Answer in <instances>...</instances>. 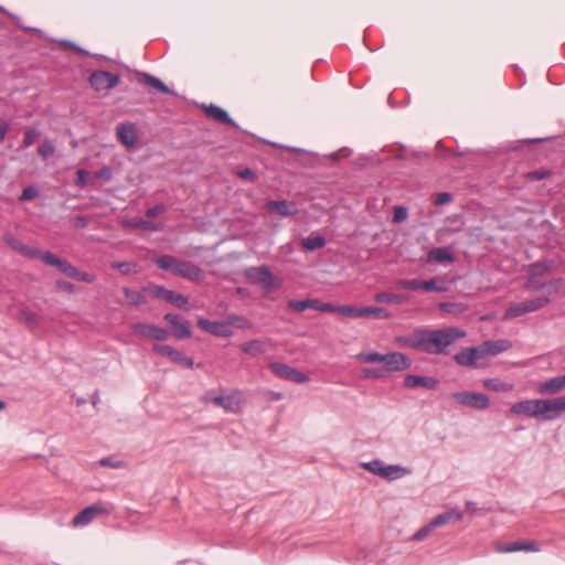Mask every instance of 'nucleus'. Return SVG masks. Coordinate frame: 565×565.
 Segmentation results:
<instances>
[{
	"mask_svg": "<svg viewBox=\"0 0 565 565\" xmlns=\"http://www.w3.org/2000/svg\"><path fill=\"white\" fill-rule=\"evenodd\" d=\"M202 109L205 114V116L210 119H213L220 124L232 126L236 129H238V125L232 119V117L228 115L226 110L223 108L210 104V105H202Z\"/></svg>",
	"mask_w": 565,
	"mask_h": 565,
	"instance_id": "nucleus-18",
	"label": "nucleus"
},
{
	"mask_svg": "<svg viewBox=\"0 0 565 565\" xmlns=\"http://www.w3.org/2000/svg\"><path fill=\"white\" fill-rule=\"evenodd\" d=\"M374 300H375V302H379V303L402 305L407 301V297L404 295H401V294L382 291V292L375 294Z\"/></svg>",
	"mask_w": 565,
	"mask_h": 565,
	"instance_id": "nucleus-29",
	"label": "nucleus"
},
{
	"mask_svg": "<svg viewBox=\"0 0 565 565\" xmlns=\"http://www.w3.org/2000/svg\"><path fill=\"white\" fill-rule=\"evenodd\" d=\"M423 290L431 292H444L446 291V287L443 282H440L437 278H431L429 280H424Z\"/></svg>",
	"mask_w": 565,
	"mask_h": 565,
	"instance_id": "nucleus-44",
	"label": "nucleus"
},
{
	"mask_svg": "<svg viewBox=\"0 0 565 565\" xmlns=\"http://www.w3.org/2000/svg\"><path fill=\"white\" fill-rule=\"evenodd\" d=\"M434 531V527H431V524L430 522L427 523L426 525H424L423 527H420L414 535H413V540L414 541H423L425 540L429 533Z\"/></svg>",
	"mask_w": 565,
	"mask_h": 565,
	"instance_id": "nucleus-57",
	"label": "nucleus"
},
{
	"mask_svg": "<svg viewBox=\"0 0 565 565\" xmlns=\"http://www.w3.org/2000/svg\"><path fill=\"white\" fill-rule=\"evenodd\" d=\"M166 211H167V205L163 204V203H159V204H156L154 206L149 207L146 211V215L148 217H156V216H158L159 214H161V213H163Z\"/></svg>",
	"mask_w": 565,
	"mask_h": 565,
	"instance_id": "nucleus-59",
	"label": "nucleus"
},
{
	"mask_svg": "<svg viewBox=\"0 0 565 565\" xmlns=\"http://www.w3.org/2000/svg\"><path fill=\"white\" fill-rule=\"evenodd\" d=\"M324 245L326 239L320 235L309 236L302 239V246L307 250H316L322 248Z\"/></svg>",
	"mask_w": 565,
	"mask_h": 565,
	"instance_id": "nucleus-38",
	"label": "nucleus"
},
{
	"mask_svg": "<svg viewBox=\"0 0 565 565\" xmlns=\"http://www.w3.org/2000/svg\"><path fill=\"white\" fill-rule=\"evenodd\" d=\"M44 263L50 266L57 267L64 275L70 278L75 279L78 275V269L74 267L71 263L65 259L57 257L55 254L51 252H45L44 254Z\"/></svg>",
	"mask_w": 565,
	"mask_h": 565,
	"instance_id": "nucleus-19",
	"label": "nucleus"
},
{
	"mask_svg": "<svg viewBox=\"0 0 565 565\" xmlns=\"http://www.w3.org/2000/svg\"><path fill=\"white\" fill-rule=\"evenodd\" d=\"M110 266L111 268L119 270L121 274L128 275L137 267V264L128 262H114Z\"/></svg>",
	"mask_w": 565,
	"mask_h": 565,
	"instance_id": "nucleus-47",
	"label": "nucleus"
},
{
	"mask_svg": "<svg viewBox=\"0 0 565 565\" xmlns=\"http://www.w3.org/2000/svg\"><path fill=\"white\" fill-rule=\"evenodd\" d=\"M129 226L141 228L145 231H151L157 232L161 231L163 228V225L161 223L143 220V218H134L128 223Z\"/></svg>",
	"mask_w": 565,
	"mask_h": 565,
	"instance_id": "nucleus-33",
	"label": "nucleus"
},
{
	"mask_svg": "<svg viewBox=\"0 0 565 565\" xmlns=\"http://www.w3.org/2000/svg\"><path fill=\"white\" fill-rule=\"evenodd\" d=\"M450 398L459 405L478 411L487 409L490 405L489 396L479 392L460 391L452 393Z\"/></svg>",
	"mask_w": 565,
	"mask_h": 565,
	"instance_id": "nucleus-5",
	"label": "nucleus"
},
{
	"mask_svg": "<svg viewBox=\"0 0 565 565\" xmlns=\"http://www.w3.org/2000/svg\"><path fill=\"white\" fill-rule=\"evenodd\" d=\"M384 462L380 459H374L372 461H369V462H364L362 463V468L383 478V473H384Z\"/></svg>",
	"mask_w": 565,
	"mask_h": 565,
	"instance_id": "nucleus-41",
	"label": "nucleus"
},
{
	"mask_svg": "<svg viewBox=\"0 0 565 565\" xmlns=\"http://www.w3.org/2000/svg\"><path fill=\"white\" fill-rule=\"evenodd\" d=\"M356 360L364 363H383L384 354L375 351H364L356 355Z\"/></svg>",
	"mask_w": 565,
	"mask_h": 565,
	"instance_id": "nucleus-37",
	"label": "nucleus"
},
{
	"mask_svg": "<svg viewBox=\"0 0 565 565\" xmlns=\"http://www.w3.org/2000/svg\"><path fill=\"white\" fill-rule=\"evenodd\" d=\"M17 318L19 321L23 322L30 329L36 328L41 320L40 316L36 312L31 311L28 308H21L18 312Z\"/></svg>",
	"mask_w": 565,
	"mask_h": 565,
	"instance_id": "nucleus-28",
	"label": "nucleus"
},
{
	"mask_svg": "<svg viewBox=\"0 0 565 565\" xmlns=\"http://www.w3.org/2000/svg\"><path fill=\"white\" fill-rule=\"evenodd\" d=\"M3 241L4 243L11 247L13 250L18 252L19 254L22 253L23 248H24V244L21 243L18 238H15L12 234L10 233H6L3 235Z\"/></svg>",
	"mask_w": 565,
	"mask_h": 565,
	"instance_id": "nucleus-46",
	"label": "nucleus"
},
{
	"mask_svg": "<svg viewBox=\"0 0 565 565\" xmlns=\"http://www.w3.org/2000/svg\"><path fill=\"white\" fill-rule=\"evenodd\" d=\"M408 216V211L405 206H396L394 209L393 221L395 223L404 222Z\"/></svg>",
	"mask_w": 565,
	"mask_h": 565,
	"instance_id": "nucleus-58",
	"label": "nucleus"
},
{
	"mask_svg": "<svg viewBox=\"0 0 565 565\" xmlns=\"http://www.w3.org/2000/svg\"><path fill=\"white\" fill-rule=\"evenodd\" d=\"M339 315L343 317L349 318H361L362 317V308L350 306V305H343L339 306Z\"/></svg>",
	"mask_w": 565,
	"mask_h": 565,
	"instance_id": "nucleus-45",
	"label": "nucleus"
},
{
	"mask_svg": "<svg viewBox=\"0 0 565 565\" xmlns=\"http://www.w3.org/2000/svg\"><path fill=\"white\" fill-rule=\"evenodd\" d=\"M466 331L456 327L444 329L416 328L411 334L398 339L403 347L439 355L447 353L448 347L466 337Z\"/></svg>",
	"mask_w": 565,
	"mask_h": 565,
	"instance_id": "nucleus-1",
	"label": "nucleus"
},
{
	"mask_svg": "<svg viewBox=\"0 0 565 565\" xmlns=\"http://www.w3.org/2000/svg\"><path fill=\"white\" fill-rule=\"evenodd\" d=\"M163 320L171 326L172 335L177 340H186L192 337L191 326L188 320L175 313H166Z\"/></svg>",
	"mask_w": 565,
	"mask_h": 565,
	"instance_id": "nucleus-11",
	"label": "nucleus"
},
{
	"mask_svg": "<svg viewBox=\"0 0 565 565\" xmlns=\"http://www.w3.org/2000/svg\"><path fill=\"white\" fill-rule=\"evenodd\" d=\"M56 287L60 290L66 291L68 294H73L75 291V286L66 280H56Z\"/></svg>",
	"mask_w": 565,
	"mask_h": 565,
	"instance_id": "nucleus-63",
	"label": "nucleus"
},
{
	"mask_svg": "<svg viewBox=\"0 0 565 565\" xmlns=\"http://www.w3.org/2000/svg\"><path fill=\"white\" fill-rule=\"evenodd\" d=\"M166 302L174 305L179 309H184L189 302L188 298L182 294L175 292L173 290L168 291Z\"/></svg>",
	"mask_w": 565,
	"mask_h": 565,
	"instance_id": "nucleus-39",
	"label": "nucleus"
},
{
	"mask_svg": "<svg viewBox=\"0 0 565 565\" xmlns=\"http://www.w3.org/2000/svg\"><path fill=\"white\" fill-rule=\"evenodd\" d=\"M318 301H319L318 299H312V298H308V299H303V300H289L288 308L294 311H297V312H302L307 309L317 310Z\"/></svg>",
	"mask_w": 565,
	"mask_h": 565,
	"instance_id": "nucleus-31",
	"label": "nucleus"
},
{
	"mask_svg": "<svg viewBox=\"0 0 565 565\" xmlns=\"http://www.w3.org/2000/svg\"><path fill=\"white\" fill-rule=\"evenodd\" d=\"M119 82V75L107 71H94L88 77L89 85L96 92L109 90L116 87Z\"/></svg>",
	"mask_w": 565,
	"mask_h": 565,
	"instance_id": "nucleus-7",
	"label": "nucleus"
},
{
	"mask_svg": "<svg viewBox=\"0 0 565 565\" xmlns=\"http://www.w3.org/2000/svg\"><path fill=\"white\" fill-rule=\"evenodd\" d=\"M241 350L253 356V358H256L263 353H265L266 351V345L263 341L260 340H250V341H247V342H244L242 345H241Z\"/></svg>",
	"mask_w": 565,
	"mask_h": 565,
	"instance_id": "nucleus-30",
	"label": "nucleus"
},
{
	"mask_svg": "<svg viewBox=\"0 0 565 565\" xmlns=\"http://www.w3.org/2000/svg\"><path fill=\"white\" fill-rule=\"evenodd\" d=\"M551 403V399H525L514 403L510 411L516 415H524L548 422L557 418L556 414H552Z\"/></svg>",
	"mask_w": 565,
	"mask_h": 565,
	"instance_id": "nucleus-3",
	"label": "nucleus"
},
{
	"mask_svg": "<svg viewBox=\"0 0 565 565\" xmlns=\"http://www.w3.org/2000/svg\"><path fill=\"white\" fill-rule=\"evenodd\" d=\"M143 291L150 294L153 298L166 301L169 289L161 285H149L143 287Z\"/></svg>",
	"mask_w": 565,
	"mask_h": 565,
	"instance_id": "nucleus-42",
	"label": "nucleus"
},
{
	"mask_svg": "<svg viewBox=\"0 0 565 565\" xmlns=\"http://www.w3.org/2000/svg\"><path fill=\"white\" fill-rule=\"evenodd\" d=\"M451 199H452V196L449 192H440V193H437V195H436L435 204L444 205V204L450 202Z\"/></svg>",
	"mask_w": 565,
	"mask_h": 565,
	"instance_id": "nucleus-62",
	"label": "nucleus"
},
{
	"mask_svg": "<svg viewBox=\"0 0 565 565\" xmlns=\"http://www.w3.org/2000/svg\"><path fill=\"white\" fill-rule=\"evenodd\" d=\"M132 332L141 338L156 340V341H166L170 337V332L161 327L137 322L131 327Z\"/></svg>",
	"mask_w": 565,
	"mask_h": 565,
	"instance_id": "nucleus-10",
	"label": "nucleus"
},
{
	"mask_svg": "<svg viewBox=\"0 0 565 565\" xmlns=\"http://www.w3.org/2000/svg\"><path fill=\"white\" fill-rule=\"evenodd\" d=\"M424 280L419 279H402L398 281V286L408 289V290H419L423 289Z\"/></svg>",
	"mask_w": 565,
	"mask_h": 565,
	"instance_id": "nucleus-48",
	"label": "nucleus"
},
{
	"mask_svg": "<svg viewBox=\"0 0 565 565\" xmlns=\"http://www.w3.org/2000/svg\"><path fill=\"white\" fill-rule=\"evenodd\" d=\"M152 352L159 355L166 356L174 363H178L186 369L194 367V361L192 358L184 355L181 351L173 349L168 344L156 343L152 345Z\"/></svg>",
	"mask_w": 565,
	"mask_h": 565,
	"instance_id": "nucleus-8",
	"label": "nucleus"
},
{
	"mask_svg": "<svg viewBox=\"0 0 565 565\" xmlns=\"http://www.w3.org/2000/svg\"><path fill=\"white\" fill-rule=\"evenodd\" d=\"M246 278L254 284L263 285L264 288H273L274 276L268 267H250L245 271Z\"/></svg>",
	"mask_w": 565,
	"mask_h": 565,
	"instance_id": "nucleus-13",
	"label": "nucleus"
},
{
	"mask_svg": "<svg viewBox=\"0 0 565 565\" xmlns=\"http://www.w3.org/2000/svg\"><path fill=\"white\" fill-rule=\"evenodd\" d=\"M511 347L508 340H488L479 345L482 358L494 356Z\"/></svg>",
	"mask_w": 565,
	"mask_h": 565,
	"instance_id": "nucleus-23",
	"label": "nucleus"
},
{
	"mask_svg": "<svg viewBox=\"0 0 565 565\" xmlns=\"http://www.w3.org/2000/svg\"><path fill=\"white\" fill-rule=\"evenodd\" d=\"M548 296H541L534 299L524 300L519 303L511 305L504 312V319H514L523 315L537 311L550 303Z\"/></svg>",
	"mask_w": 565,
	"mask_h": 565,
	"instance_id": "nucleus-4",
	"label": "nucleus"
},
{
	"mask_svg": "<svg viewBox=\"0 0 565 565\" xmlns=\"http://www.w3.org/2000/svg\"><path fill=\"white\" fill-rule=\"evenodd\" d=\"M408 472L409 470L405 467H401L398 465H385L383 478L392 481L404 477Z\"/></svg>",
	"mask_w": 565,
	"mask_h": 565,
	"instance_id": "nucleus-32",
	"label": "nucleus"
},
{
	"mask_svg": "<svg viewBox=\"0 0 565 565\" xmlns=\"http://www.w3.org/2000/svg\"><path fill=\"white\" fill-rule=\"evenodd\" d=\"M385 370L381 367H365L363 369V377L365 379H381L385 376Z\"/></svg>",
	"mask_w": 565,
	"mask_h": 565,
	"instance_id": "nucleus-50",
	"label": "nucleus"
},
{
	"mask_svg": "<svg viewBox=\"0 0 565 565\" xmlns=\"http://www.w3.org/2000/svg\"><path fill=\"white\" fill-rule=\"evenodd\" d=\"M156 265L163 270H170L174 276L198 281L202 278L203 274L199 266L186 262L179 260L171 255H161L156 259Z\"/></svg>",
	"mask_w": 565,
	"mask_h": 565,
	"instance_id": "nucleus-2",
	"label": "nucleus"
},
{
	"mask_svg": "<svg viewBox=\"0 0 565 565\" xmlns=\"http://www.w3.org/2000/svg\"><path fill=\"white\" fill-rule=\"evenodd\" d=\"M265 207L268 212H275L282 217L294 216L298 213L297 204L287 200L268 201Z\"/></svg>",
	"mask_w": 565,
	"mask_h": 565,
	"instance_id": "nucleus-17",
	"label": "nucleus"
},
{
	"mask_svg": "<svg viewBox=\"0 0 565 565\" xmlns=\"http://www.w3.org/2000/svg\"><path fill=\"white\" fill-rule=\"evenodd\" d=\"M543 285H545L544 288H547L548 295H552L557 292L563 287L564 281L561 278H556L550 280L548 282H544Z\"/></svg>",
	"mask_w": 565,
	"mask_h": 565,
	"instance_id": "nucleus-54",
	"label": "nucleus"
},
{
	"mask_svg": "<svg viewBox=\"0 0 565 565\" xmlns=\"http://www.w3.org/2000/svg\"><path fill=\"white\" fill-rule=\"evenodd\" d=\"M462 513L456 510H449L444 513L438 514L431 521V527L437 529L448 523H456L462 520Z\"/></svg>",
	"mask_w": 565,
	"mask_h": 565,
	"instance_id": "nucleus-26",
	"label": "nucleus"
},
{
	"mask_svg": "<svg viewBox=\"0 0 565 565\" xmlns=\"http://www.w3.org/2000/svg\"><path fill=\"white\" fill-rule=\"evenodd\" d=\"M62 46L64 49H70V50H73L84 56H88L89 53L85 50V49H82L81 46L76 45L74 42L72 41H63L62 42Z\"/></svg>",
	"mask_w": 565,
	"mask_h": 565,
	"instance_id": "nucleus-61",
	"label": "nucleus"
},
{
	"mask_svg": "<svg viewBox=\"0 0 565 565\" xmlns=\"http://www.w3.org/2000/svg\"><path fill=\"white\" fill-rule=\"evenodd\" d=\"M204 401H211L214 405L224 408L225 411L236 413L241 408V398L238 394H230L226 396H214L209 397L207 395L203 397Z\"/></svg>",
	"mask_w": 565,
	"mask_h": 565,
	"instance_id": "nucleus-21",
	"label": "nucleus"
},
{
	"mask_svg": "<svg viewBox=\"0 0 565 565\" xmlns=\"http://www.w3.org/2000/svg\"><path fill=\"white\" fill-rule=\"evenodd\" d=\"M40 137V130L35 127H28L24 131V137L22 141V148L26 149L31 147L35 139Z\"/></svg>",
	"mask_w": 565,
	"mask_h": 565,
	"instance_id": "nucleus-43",
	"label": "nucleus"
},
{
	"mask_svg": "<svg viewBox=\"0 0 565 565\" xmlns=\"http://www.w3.org/2000/svg\"><path fill=\"white\" fill-rule=\"evenodd\" d=\"M483 359L480 353L479 345L462 349L454 355L455 362L465 367L477 369L480 366L478 360Z\"/></svg>",
	"mask_w": 565,
	"mask_h": 565,
	"instance_id": "nucleus-14",
	"label": "nucleus"
},
{
	"mask_svg": "<svg viewBox=\"0 0 565 565\" xmlns=\"http://www.w3.org/2000/svg\"><path fill=\"white\" fill-rule=\"evenodd\" d=\"M429 259L438 263H451L454 256L447 248L439 247L429 252Z\"/></svg>",
	"mask_w": 565,
	"mask_h": 565,
	"instance_id": "nucleus-35",
	"label": "nucleus"
},
{
	"mask_svg": "<svg viewBox=\"0 0 565 565\" xmlns=\"http://www.w3.org/2000/svg\"><path fill=\"white\" fill-rule=\"evenodd\" d=\"M198 327L216 337L227 338L233 333L230 323L224 321H210L205 318H199Z\"/></svg>",
	"mask_w": 565,
	"mask_h": 565,
	"instance_id": "nucleus-15",
	"label": "nucleus"
},
{
	"mask_svg": "<svg viewBox=\"0 0 565 565\" xmlns=\"http://www.w3.org/2000/svg\"><path fill=\"white\" fill-rule=\"evenodd\" d=\"M495 551L499 553L512 552H540L541 546L536 541H516L512 543H499L495 545Z\"/></svg>",
	"mask_w": 565,
	"mask_h": 565,
	"instance_id": "nucleus-16",
	"label": "nucleus"
},
{
	"mask_svg": "<svg viewBox=\"0 0 565 565\" xmlns=\"http://www.w3.org/2000/svg\"><path fill=\"white\" fill-rule=\"evenodd\" d=\"M383 364L385 372H397L408 370L412 365V360L404 353L391 352L384 354Z\"/></svg>",
	"mask_w": 565,
	"mask_h": 565,
	"instance_id": "nucleus-12",
	"label": "nucleus"
},
{
	"mask_svg": "<svg viewBox=\"0 0 565 565\" xmlns=\"http://www.w3.org/2000/svg\"><path fill=\"white\" fill-rule=\"evenodd\" d=\"M113 507L109 503L96 502L78 512L72 520L74 526H84L90 523L96 516L109 515Z\"/></svg>",
	"mask_w": 565,
	"mask_h": 565,
	"instance_id": "nucleus-6",
	"label": "nucleus"
},
{
	"mask_svg": "<svg viewBox=\"0 0 565 565\" xmlns=\"http://www.w3.org/2000/svg\"><path fill=\"white\" fill-rule=\"evenodd\" d=\"M38 195H39V190L33 185H29L23 189L20 200L21 201H30V200L35 199Z\"/></svg>",
	"mask_w": 565,
	"mask_h": 565,
	"instance_id": "nucleus-55",
	"label": "nucleus"
},
{
	"mask_svg": "<svg viewBox=\"0 0 565 565\" xmlns=\"http://www.w3.org/2000/svg\"><path fill=\"white\" fill-rule=\"evenodd\" d=\"M317 311L339 313V306L332 305L330 302H322L319 300Z\"/></svg>",
	"mask_w": 565,
	"mask_h": 565,
	"instance_id": "nucleus-60",
	"label": "nucleus"
},
{
	"mask_svg": "<svg viewBox=\"0 0 565 565\" xmlns=\"http://www.w3.org/2000/svg\"><path fill=\"white\" fill-rule=\"evenodd\" d=\"M551 175V171L547 169H541L535 171H530L525 174V179L529 181H540L548 178Z\"/></svg>",
	"mask_w": 565,
	"mask_h": 565,
	"instance_id": "nucleus-49",
	"label": "nucleus"
},
{
	"mask_svg": "<svg viewBox=\"0 0 565 565\" xmlns=\"http://www.w3.org/2000/svg\"><path fill=\"white\" fill-rule=\"evenodd\" d=\"M269 367L275 375L292 383L301 384L310 380L306 373L280 362H271Z\"/></svg>",
	"mask_w": 565,
	"mask_h": 565,
	"instance_id": "nucleus-9",
	"label": "nucleus"
},
{
	"mask_svg": "<svg viewBox=\"0 0 565 565\" xmlns=\"http://www.w3.org/2000/svg\"><path fill=\"white\" fill-rule=\"evenodd\" d=\"M140 83L145 84L162 94L173 95L174 93L158 77L148 73L140 74Z\"/></svg>",
	"mask_w": 565,
	"mask_h": 565,
	"instance_id": "nucleus-27",
	"label": "nucleus"
},
{
	"mask_svg": "<svg viewBox=\"0 0 565 565\" xmlns=\"http://www.w3.org/2000/svg\"><path fill=\"white\" fill-rule=\"evenodd\" d=\"M565 388V374L540 383L537 392L543 395H555Z\"/></svg>",
	"mask_w": 565,
	"mask_h": 565,
	"instance_id": "nucleus-24",
	"label": "nucleus"
},
{
	"mask_svg": "<svg viewBox=\"0 0 565 565\" xmlns=\"http://www.w3.org/2000/svg\"><path fill=\"white\" fill-rule=\"evenodd\" d=\"M38 154L43 159L46 160L50 157H52L55 152V145L52 140L45 139L39 147H38Z\"/></svg>",
	"mask_w": 565,
	"mask_h": 565,
	"instance_id": "nucleus-40",
	"label": "nucleus"
},
{
	"mask_svg": "<svg viewBox=\"0 0 565 565\" xmlns=\"http://www.w3.org/2000/svg\"><path fill=\"white\" fill-rule=\"evenodd\" d=\"M94 177L96 179H100V180L108 182L113 178V171H111L110 167L104 166L99 170L95 171Z\"/></svg>",
	"mask_w": 565,
	"mask_h": 565,
	"instance_id": "nucleus-56",
	"label": "nucleus"
},
{
	"mask_svg": "<svg viewBox=\"0 0 565 565\" xmlns=\"http://www.w3.org/2000/svg\"><path fill=\"white\" fill-rule=\"evenodd\" d=\"M552 414L558 415L562 412H565V396H559L556 398H551Z\"/></svg>",
	"mask_w": 565,
	"mask_h": 565,
	"instance_id": "nucleus-53",
	"label": "nucleus"
},
{
	"mask_svg": "<svg viewBox=\"0 0 565 565\" xmlns=\"http://www.w3.org/2000/svg\"><path fill=\"white\" fill-rule=\"evenodd\" d=\"M89 180V172L84 169H78L76 171V180L75 185L78 188H85Z\"/></svg>",
	"mask_w": 565,
	"mask_h": 565,
	"instance_id": "nucleus-52",
	"label": "nucleus"
},
{
	"mask_svg": "<svg viewBox=\"0 0 565 565\" xmlns=\"http://www.w3.org/2000/svg\"><path fill=\"white\" fill-rule=\"evenodd\" d=\"M44 254L45 252H42L38 248H34V247H29V246H24L21 255L30 258V259H34V258H41L43 262H44Z\"/></svg>",
	"mask_w": 565,
	"mask_h": 565,
	"instance_id": "nucleus-51",
	"label": "nucleus"
},
{
	"mask_svg": "<svg viewBox=\"0 0 565 565\" xmlns=\"http://www.w3.org/2000/svg\"><path fill=\"white\" fill-rule=\"evenodd\" d=\"M119 141L127 146L134 147L137 142V129L132 122H121L116 127Z\"/></svg>",
	"mask_w": 565,
	"mask_h": 565,
	"instance_id": "nucleus-22",
	"label": "nucleus"
},
{
	"mask_svg": "<svg viewBox=\"0 0 565 565\" xmlns=\"http://www.w3.org/2000/svg\"><path fill=\"white\" fill-rule=\"evenodd\" d=\"M362 317L373 319H390L392 313L380 307H362Z\"/></svg>",
	"mask_w": 565,
	"mask_h": 565,
	"instance_id": "nucleus-34",
	"label": "nucleus"
},
{
	"mask_svg": "<svg viewBox=\"0 0 565 565\" xmlns=\"http://www.w3.org/2000/svg\"><path fill=\"white\" fill-rule=\"evenodd\" d=\"M550 267H551L550 264L542 263V262H536V263L530 265L529 278L525 284V288L527 290H532V291H539V290L543 289L545 285H540L539 287H532V282L536 277L543 276L550 269Z\"/></svg>",
	"mask_w": 565,
	"mask_h": 565,
	"instance_id": "nucleus-25",
	"label": "nucleus"
},
{
	"mask_svg": "<svg viewBox=\"0 0 565 565\" xmlns=\"http://www.w3.org/2000/svg\"><path fill=\"white\" fill-rule=\"evenodd\" d=\"M439 381L431 376L408 374L404 377V386L407 388L424 387L427 390H436Z\"/></svg>",
	"mask_w": 565,
	"mask_h": 565,
	"instance_id": "nucleus-20",
	"label": "nucleus"
},
{
	"mask_svg": "<svg viewBox=\"0 0 565 565\" xmlns=\"http://www.w3.org/2000/svg\"><path fill=\"white\" fill-rule=\"evenodd\" d=\"M122 292L126 297V301L132 306H140L146 302V298L137 290H132L128 287L122 288Z\"/></svg>",
	"mask_w": 565,
	"mask_h": 565,
	"instance_id": "nucleus-36",
	"label": "nucleus"
},
{
	"mask_svg": "<svg viewBox=\"0 0 565 565\" xmlns=\"http://www.w3.org/2000/svg\"><path fill=\"white\" fill-rule=\"evenodd\" d=\"M237 175L242 179H246V180H249V181H255L256 180V174L253 170L248 169V168H245L243 170H239L237 171Z\"/></svg>",
	"mask_w": 565,
	"mask_h": 565,
	"instance_id": "nucleus-64",
	"label": "nucleus"
}]
</instances>
